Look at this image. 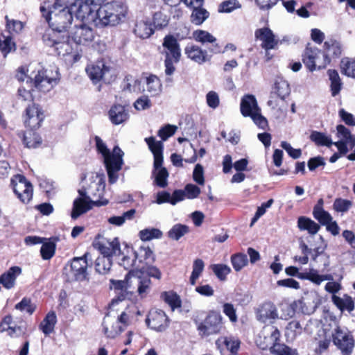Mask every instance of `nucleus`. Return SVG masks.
Masks as SVG:
<instances>
[{"label": "nucleus", "instance_id": "nucleus-1", "mask_svg": "<svg viewBox=\"0 0 355 355\" xmlns=\"http://www.w3.org/2000/svg\"><path fill=\"white\" fill-rule=\"evenodd\" d=\"M105 182L103 175L92 173L86 181V184L78 190L80 197L73 204L71 218L76 219L80 215L90 210L93 206L106 205L108 200L103 199Z\"/></svg>", "mask_w": 355, "mask_h": 355}, {"label": "nucleus", "instance_id": "nucleus-2", "mask_svg": "<svg viewBox=\"0 0 355 355\" xmlns=\"http://www.w3.org/2000/svg\"><path fill=\"white\" fill-rule=\"evenodd\" d=\"M336 130L337 137L340 138L336 142H333L331 136L318 131L311 132L310 139L317 146L329 148L334 145L340 154L345 155L355 146V135L343 125H338Z\"/></svg>", "mask_w": 355, "mask_h": 355}, {"label": "nucleus", "instance_id": "nucleus-3", "mask_svg": "<svg viewBox=\"0 0 355 355\" xmlns=\"http://www.w3.org/2000/svg\"><path fill=\"white\" fill-rule=\"evenodd\" d=\"M324 318L326 321L331 322L328 326L331 327V335L334 344L343 355H349L354 347V340L352 335L347 329L338 325V320L332 313L326 311Z\"/></svg>", "mask_w": 355, "mask_h": 355}, {"label": "nucleus", "instance_id": "nucleus-4", "mask_svg": "<svg viewBox=\"0 0 355 355\" xmlns=\"http://www.w3.org/2000/svg\"><path fill=\"white\" fill-rule=\"evenodd\" d=\"M40 11L51 27L62 32H65V29L73 21V10L70 9L58 8L53 6L50 7L49 4L44 3L40 7Z\"/></svg>", "mask_w": 355, "mask_h": 355}, {"label": "nucleus", "instance_id": "nucleus-5", "mask_svg": "<svg viewBox=\"0 0 355 355\" xmlns=\"http://www.w3.org/2000/svg\"><path fill=\"white\" fill-rule=\"evenodd\" d=\"M240 110L244 117H250L253 122L260 128L265 130L268 125L266 117L261 114L257 99L254 95H244L240 104Z\"/></svg>", "mask_w": 355, "mask_h": 355}, {"label": "nucleus", "instance_id": "nucleus-6", "mask_svg": "<svg viewBox=\"0 0 355 355\" xmlns=\"http://www.w3.org/2000/svg\"><path fill=\"white\" fill-rule=\"evenodd\" d=\"M162 46L164 50L162 53L165 55V73L167 76H171L175 70L174 64L178 63L180 59V44L173 35H167L164 38Z\"/></svg>", "mask_w": 355, "mask_h": 355}, {"label": "nucleus", "instance_id": "nucleus-7", "mask_svg": "<svg viewBox=\"0 0 355 355\" xmlns=\"http://www.w3.org/2000/svg\"><path fill=\"white\" fill-rule=\"evenodd\" d=\"M10 187L17 198L23 204H28L32 200L33 185L24 175H14L10 180Z\"/></svg>", "mask_w": 355, "mask_h": 355}, {"label": "nucleus", "instance_id": "nucleus-8", "mask_svg": "<svg viewBox=\"0 0 355 355\" xmlns=\"http://www.w3.org/2000/svg\"><path fill=\"white\" fill-rule=\"evenodd\" d=\"M314 329L317 331V336H315V338L318 340L319 351L322 352L326 350L330 344L331 327L328 325L322 326L317 320H310L304 327V331L311 334Z\"/></svg>", "mask_w": 355, "mask_h": 355}, {"label": "nucleus", "instance_id": "nucleus-9", "mask_svg": "<svg viewBox=\"0 0 355 355\" xmlns=\"http://www.w3.org/2000/svg\"><path fill=\"white\" fill-rule=\"evenodd\" d=\"M302 61L309 71H313L324 68L330 60L318 49L306 47L303 54Z\"/></svg>", "mask_w": 355, "mask_h": 355}, {"label": "nucleus", "instance_id": "nucleus-10", "mask_svg": "<svg viewBox=\"0 0 355 355\" xmlns=\"http://www.w3.org/2000/svg\"><path fill=\"white\" fill-rule=\"evenodd\" d=\"M280 331L273 325H266L263 327L256 338L257 345L261 349L270 350L279 341Z\"/></svg>", "mask_w": 355, "mask_h": 355}, {"label": "nucleus", "instance_id": "nucleus-11", "mask_svg": "<svg viewBox=\"0 0 355 355\" xmlns=\"http://www.w3.org/2000/svg\"><path fill=\"white\" fill-rule=\"evenodd\" d=\"M87 262L85 257H75L71 264L64 268V274L68 282L83 281L86 279Z\"/></svg>", "mask_w": 355, "mask_h": 355}, {"label": "nucleus", "instance_id": "nucleus-12", "mask_svg": "<svg viewBox=\"0 0 355 355\" xmlns=\"http://www.w3.org/2000/svg\"><path fill=\"white\" fill-rule=\"evenodd\" d=\"M72 42L69 34L65 33V38L59 40L54 50L59 55L69 57V62H76L80 59L82 51L75 45L73 46Z\"/></svg>", "mask_w": 355, "mask_h": 355}, {"label": "nucleus", "instance_id": "nucleus-13", "mask_svg": "<svg viewBox=\"0 0 355 355\" xmlns=\"http://www.w3.org/2000/svg\"><path fill=\"white\" fill-rule=\"evenodd\" d=\"M69 34L74 45L78 48H79L78 45H87L94 38V32L92 28L83 23L76 25Z\"/></svg>", "mask_w": 355, "mask_h": 355}, {"label": "nucleus", "instance_id": "nucleus-14", "mask_svg": "<svg viewBox=\"0 0 355 355\" xmlns=\"http://www.w3.org/2000/svg\"><path fill=\"white\" fill-rule=\"evenodd\" d=\"M76 8L73 11V14L77 19L80 21H93L96 18V5L94 3L93 1L90 0H78L76 3Z\"/></svg>", "mask_w": 355, "mask_h": 355}, {"label": "nucleus", "instance_id": "nucleus-15", "mask_svg": "<svg viewBox=\"0 0 355 355\" xmlns=\"http://www.w3.org/2000/svg\"><path fill=\"white\" fill-rule=\"evenodd\" d=\"M44 119V112L38 105L32 104L26 107L24 124L29 130H35L38 129L41 126Z\"/></svg>", "mask_w": 355, "mask_h": 355}, {"label": "nucleus", "instance_id": "nucleus-16", "mask_svg": "<svg viewBox=\"0 0 355 355\" xmlns=\"http://www.w3.org/2000/svg\"><path fill=\"white\" fill-rule=\"evenodd\" d=\"M52 71L48 70L39 71L35 76L34 84L36 88L43 92H47L52 89L58 83V73L55 71V76H50Z\"/></svg>", "mask_w": 355, "mask_h": 355}, {"label": "nucleus", "instance_id": "nucleus-17", "mask_svg": "<svg viewBox=\"0 0 355 355\" xmlns=\"http://www.w3.org/2000/svg\"><path fill=\"white\" fill-rule=\"evenodd\" d=\"M168 318L160 309H151L146 318L147 324L157 331H164L168 326Z\"/></svg>", "mask_w": 355, "mask_h": 355}, {"label": "nucleus", "instance_id": "nucleus-18", "mask_svg": "<svg viewBox=\"0 0 355 355\" xmlns=\"http://www.w3.org/2000/svg\"><path fill=\"white\" fill-rule=\"evenodd\" d=\"M221 315L216 312H212L207 317L205 322L198 326V330L205 335L218 333L222 328Z\"/></svg>", "mask_w": 355, "mask_h": 355}, {"label": "nucleus", "instance_id": "nucleus-19", "mask_svg": "<svg viewBox=\"0 0 355 355\" xmlns=\"http://www.w3.org/2000/svg\"><path fill=\"white\" fill-rule=\"evenodd\" d=\"M257 40L261 42V47L265 50H270L275 49L278 44V40L272 31L268 27H263L257 29L254 33Z\"/></svg>", "mask_w": 355, "mask_h": 355}, {"label": "nucleus", "instance_id": "nucleus-20", "mask_svg": "<svg viewBox=\"0 0 355 355\" xmlns=\"http://www.w3.org/2000/svg\"><path fill=\"white\" fill-rule=\"evenodd\" d=\"M137 260V270H144L148 265H152L155 260V254L148 246H141L137 251L133 252Z\"/></svg>", "mask_w": 355, "mask_h": 355}, {"label": "nucleus", "instance_id": "nucleus-21", "mask_svg": "<svg viewBox=\"0 0 355 355\" xmlns=\"http://www.w3.org/2000/svg\"><path fill=\"white\" fill-rule=\"evenodd\" d=\"M97 245L101 256L112 258L113 256H119L121 254L120 243L118 238L103 239L98 243Z\"/></svg>", "mask_w": 355, "mask_h": 355}, {"label": "nucleus", "instance_id": "nucleus-22", "mask_svg": "<svg viewBox=\"0 0 355 355\" xmlns=\"http://www.w3.org/2000/svg\"><path fill=\"white\" fill-rule=\"evenodd\" d=\"M112 9L108 6L107 3L101 6L96 12L95 25L98 27L117 25L115 20L112 19V17L111 12Z\"/></svg>", "mask_w": 355, "mask_h": 355}, {"label": "nucleus", "instance_id": "nucleus-23", "mask_svg": "<svg viewBox=\"0 0 355 355\" xmlns=\"http://www.w3.org/2000/svg\"><path fill=\"white\" fill-rule=\"evenodd\" d=\"M256 317L263 323L271 322L278 318L277 309L272 303L265 302L257 309Z\"/></svg>", "mask_w": 355, "mask_h": 355}, {"label": "nucleus", "instance_id": "nucleus-24", "mask_svg": "<svg viewBox=\"0 0 355 355\" xmlns=\"http://www.w3.org/2000/svg\"><path fill=\"white\" fill-rule=\"evenodd\" d=\"M109 182L114 183L118 179L117 172L121 168L123 164L122 157H103Z\"/></svg>", "mask_w": 355, "mask_h": 355}, {"label": "nucleus", "instance_id": "nucleus-25", "mask_svg": "<svg viewBox=\"0 0 355 355\" xmlns=\"http://www.w3.org/2000/svg\"><path fill=\"white\" fill-rule=\"evenodd\" d=\"M187 58L198 64H203L210 60L207 51L195 44H188L184 49Z\"/></svg>", "mask_w": 355, "mask_h": 355}, {"label": "nucleus", "instance_id": "nucleus-26", "mask_svg": "<svg viewBox=\"0 0 355 355\" xmlns=\"http://www.w3.org/2000/svg\"><path fill=\"white\" fill-rule=\"evenodd\" d=\"M154 174L155 176V183L161 188L167 186V178L168 173L166 168L162 167L163 157H154Z\"/></svg>", "mask_w": 355, "mask_h": 355}, {"label": "nucleus", "instance_id": "nucleus-27", "mask_svg": "<svg viewBox=\"0 0 355 355\" xmlns=\"http://www.w3.org/2000/svg\"><path fill=\"white\" fill-rule=\"evenodd\" d=\"M25 326L13 324L12 317L6 316L0 324V331H8L11 337H18L25 334Z\"/></svg>", "mask_w": 355, "mask_h": 355}, {"label": "nucleus", "instance_id": "nucleus-28", "mask_svg": "<svg viewBox=\"0 0 355 355\" xmlns=\"http://www.w3.org/2000/svg\"><path fill=\"white\" fill-rule=\"evenodd\" d=\"M109 70L110 68L105 66L102 61L98 62L96 64L88 65L86 68L87 75L94 83L100 81Z\"/></svg>", "mask_w": 355, "mask_h": 355}, {"label": "nucleus", "instance_id": "nucleus-29", "mask_svg": "<svg viewBox=\"0 0 355 355\" xmlns=\"http://www.w3.org/2000/svg\"><path fill=\"white\" fill-rule=\"evenodd\" d=\"M65 38V32L57 30L55 28L51 27L45 31L42 40L45 45L53 47L55 49L59 40L60 39L64 40Z\"/></svg>", "mask_w": 355, "mask_h": 355}, {"label": "nucleus", "instance_id": "nucleus-30", "mask_svg": "<svg viewBox=\"0 0 355 355\" xmlns=\"http://www.w3.org/2000/svg\"><path fill=\"white\" fill-rule=\"evenodd\" d=\"M21 273V268L12 266L0 276V283L6 289H10L15 286L16 278Z\"/></svg>", "mask_w": 355, "mask_h": 355}, {"label": "nucleus", "instance_id": "nucleus-31", "mask_svg": "<svg viewBox=\"0 0 355 355\" xmlns=\"http://www.w3.org/2000/svg\"><path fill=\"white\" fill-rule=\"evenodd\" d=\"M109 118L114 125H119L128 119V113L121 105H114L109 111Z\"/></svg>", "mask_w": 355, "mask_h": 355}, {"label": "nucleus", "instance_id": "nucleus-32", "mask_svg": "<svg viewBox=\"0 0 355 355\" xmlns=\"http://www.w3.org/2000/svg\"><path fill=\"white\" fill-rule=\"evenodd\" d=\"M135 34L139 38L146 39L154 33L152 24L146 20L137 21L134 28Z\"/></svg>", "mask_w": 355, "mask_h": 355}, {"label": "nucleus", "instance_id": "nucleus-33", "mask_svg": "<svg viewBox=\"0 0 355 355\" xmlns=\"http://www.w3.org/2000/svg\"><path fill=\"white\" fill-rule=\"evenodd\" d=\"M216 345L221 351L227 349L231 353L234 354L239 347L240 342L234 338L221 337L216 340Z\"/></svg>", "mask_w": 355, "mask_h": 355}, {"label": "nucleus", "instance_id": "nucleus-34", "mask_svg": "<svg viewBox=\"0 0 355 355\" xmlns=\"http://www.w3.org/2000/svg\"><path fill=\"white\" fill-rule=\"evenodd\" d=\"M143 84L146 85L145 91L152 96H157L162 92L161 81L156 76L151 75L146 78Z\"/></svg>", "mask_w": 355, "mask_h": 355}, {"label": "nucleus", "instance_id": "nucleus-35", "mask_svg": "<svg viewBox=\"0 0 355 355\" xmlns=\"http://www.w3.org/2000/svg\"><path fill=\"white\" fill-rule=\"evenodd\" d=\"M107 3L108 6L113 8L111 12L112 19L115 20L116 24H119L125 17L127 6L121 1H111Z\"/></svg>", "mask_w": 355, "mask_h": 355}, {"label": "nucleus", "instance_id": "nucleus-36", "mask_svg": "<svg viewBox=\"0 0 355 355\" xmlns=\"http://www.w3.org/2000/svg\"><path fill=\"white\" fill-rule=\"evenodd\" d=\"M324 46L327 53L325 55L327 58L329 56L338 58L342 54L343 46L340 41L329 39L324 42Z\"/></svg>", "mask_w": 355, "mask_h": 355}, {"label": "nucleus", "instance_id": "nucleus-37", "mask_svg": "<svg viewBox=\"0 0 355 355\" xmlns=\"http://www.w3.org/2000/svg\"><path fill=\"white\" fill-rule=\"evenodd\" d=\"M334 304L343 312L347 311L351 313L354 309V302L352 298L348 295H344L343 297L334 295L331 297Z\"/></svg>", "mask_w": 355, "mask_h": 355}, {"label": "nucleus", "instance_id": "nucleus-38", "mask_svg": "<svg viewBox=\"0 0 355 355\" xmlns=\"http://www.w3.org/2000/svg\"><path fill=\"white\" fill-rule=\"evenodd\" d=\"M133 286H135V289L139 295L144 297L150 291L151 281L149 277H136L132 275Z\"/></svg>", "mask_w": 355, "mask_h": 355}, {"label": "nucleus", "instance_id": "nucleus-39", "mask_svg": "<svg viewBox=\"0 0 355 355\" xmlns=\"http://www.w3.org/2000/svg\"><path fill=\"white\" fill-rule=\"evenodd\" d=\"M297 227L300 230H306L310 234H315L320 228L318 223L305 216L298 218Z\"/></svg>", "mask_w": 355, "mask_h": 355}, {"label": "nucleus", "instance_id": "nucleus-40", "mask_svg": "<svg viewBox=\"0 0 355 355\" xmlns=\"http://www.w3.org/2000/svg\"><path fill=\"white\" fill-rule=\"evenodd\" d=\"M110 282L112 284V286L114 287V289L120 290V291H127L132 290L130 292H132L135 289V286H133V281H132V272L130 271L124 280H114L111 279Z\"/></svg>", "mask_w": 355, "mask_h": 355}, {"label": "nucleus", "instance_id": "nucleus-41", "mask_svg": "<svg viewBox=\"0 0 355 355\" xmlns=\"http://www.w3.org/2000/svg\"><path fill=\"white\" fill-rule=\"evenodd\" d=\"M272 93L277 94L281 99H284L290 93L287 81L280 78H277L272 87Z\"/></svg>", "mask_w": 355, "mask_h": 355}, {"label": "nucleus", "instance_id": "nucleus-42", "mask_svg": "<svg viewBox=\"0 0 355 355\" xmlns=\"http://www.w3.org/2000/svg\"><path fill=\"white\" fill-rule=\"evenodd\" d=\"M191 21L196 25H201L209 16V12L202 7L195 6L191 8Z\"/></svg>", "mask_w": 355, "mask_h": 355}, {"label": "nucleus", "instance_id": "nucleus-43", "mask_svg": "<svg viewBox=\"0 0 355 355\" xmlns=\"http://www.w3.org/2000/svg\"><path fill=\"white\" fill-rule=\"evenodd\" d=\"M327 74L329 76V80L331 81V95L333 96H336L338 95L341 89L343 83L341 82L340 78L338 71L335 69H329L327 71Z\"/></svg>", "mask_w": 355, "mask_h": 355}, {"label": "nucleus", "instance_id": "nucleus-44", "mask_svg": "<svg viewBox=\"0 0 355 355\" xmlns=\"http://www.w3.org/2000/svg\"><path fill=\"white\" fill-rule=\"evenodd\" d=\"M112 266V259L106 256H100L96 260L95 268L97 272L101 275L107 274Z\"/></svg>", "mask_w": 355, "mask_h": 355}, {"label": "nucleus", "instance_id": "nucleus-45", "mask_svg": "<svg viewBox=\"0 0 355 355\" xmlns=\"http://www.w3.org/2000/svg\"><path fill=\"white\" fill-rule=\"evenodd\" d=\"M55 323L56 315L54 312H50L40 323V328L45 335H49L53 331Z\"/></svg>", "mask_w": 355, "mask_h": 355}, {"label": "nucleus", "instance_id": "nucleus-46", "mask_svg": "<svg viewBox=\"0 0 355 355\" xmlns=\"http://www.w3.org/2000/svg\"><path fill=\"white\" fill-rule=\"evenodd\" d=\"M5 19L6 30L10 35H18L22 31L24 27V24L22 21L17 19H10L7 15L5 17Z\"/></svg>", "mask_w": 355, "mask_h": 355}, {"label": "nucleus", "instance_id": "nucleus-47", "mask_svg": "<svg viewBox=\"0 0 355 355\" xmlns=\"http://www.w3.org/2000/svg\"><path fill=\"white\" fill-rule=\"evenodd\" d=\"M126 82L124 86V90H127L131 93L139 94L145 92V88L141 80L138 79H133L132 77L127 76L125 79Z\"/></svg>", "mask_w": 355, "mask_h": 355}, {"label": "nucleus", "instance_id": "nucleus-48", "mask_svg": "<svg viewBox=\"0 0 355 355\" xmlns=\"http://www.w3.org/2000/svg\"><path fill=\"white\" fill-rule=\"evenodd\" d=\"M24 144L28 148H36L41 143L40 137L34 130H27L24 135Z\"/></svg>", "mask_w": 355, "mask_h": 355}, {"label": "nucleus", "instance_id": "nucleus-49", "mask_svg": "<svg viewBox=\"0 0 355 355\" xmlns=\"http://www.w3.org/2000/svg\"><path fill=\"white\" fill-rule=\"evenodd\" d=\"M136 214V210L135 209H131L123 214L122 216H112L109 218L108 222L110 224L121 226L122 225L126 220H131L134 218L135 215Z\"/></svg>", "mask_w": 355, "mask_h": 355}, {"label": "nucleus", "instance_id": "nucleus-50", "mask_svg": "<svg viewBox=\"0 0 355 355\" xmlns=\"http://www.w3.org/2000/svg\"><path fill=\"white\" fill-rule=\"evenodd\" d=\"M193 37L196 42L202 44L206 43L213 44L216 41V38L214 35L204 30H196L193 31Z\"/></svg>", "mask_w": 355, "mask_h": 355}, {"label": "nucleus", "instance_id": "nucleus-51", "mask_svg": "<svg viewBox=\"0 0 355 355\" xmlns=\"http://www.w3.org/2000/svg\"><path fill=\"white\" fill-rule=\"evenodd\" d=\"M16 49L15 43L11 36L0 35V51L6 56L12 51Z\"/></svg>", "mask_w": 355, "mask_h": 355}, {"label": "nucleus", "instance_id": "nucleus-52", "mask_svg": "<svg viewBox=\"0 0 355 355\" xmlns=\"http://www.w3.org/2000/svg\"><path fill=\"white\" fill-rule=\"evenodd\" d=\"M341 73L348 77L355 78V61L344 58L340 62Z\"/></svg>", "mask_w": 355, "mask_h": 355}, {"label": "nucleus", "instance_id": "nucleus-53", "mask_svg": "<svg viewBox=\"0 0 355 355\" xmlns=\"http://www.w3.org/2000/svg\"><path fill=\"white\" fill-rule=\"evenodd\" d=\"M189 228L186 225L176 224L168 232V236L173 240L178 241L189 232Z\"/></svg>", "mask_w": 355, "mask_h": 355}, {"label": "nucleus", "instance_id": "nucleus-54", "mask_svg": "<svg viewBox=\"0 0 355 355\" xmlns=\"http://www.w3.org/2000/svg\"><path fill=\"white\" fill-rule=\"evenodd\" d=\"M231 263L234 269L238 272L242 270L248 263V257L243 253H237L232 255Z\"/></svg>", "mask_w": 355, "mask_h": 355}, {"label": "nucleus", "instance_id": "nucleus-55", "mask_svg": "<svg viewBox=\"0 0 355 355\" xmlns=\"http://www.w3.org/2000/svg\"><path fill=\"white\" fill-rule=\"evenodd\" d=\"M145 141L153 155H162L164 148L162 141H157L154 137L146 138Z\"/></svg>", "mask_w": 355, "mask_h": 355}, {"label": "nucleus", "instance_id": "nucleus-56", "mask_svg": "<svg viewBox=\"0 0 355 355\" xmlns=\"http://www.w3.org/2000/svg\"><path fill=\"white\" fill-rule=\"evenodd\" d=\"M205 268L204 261L200 259H196L193 263V270L190 277V284L195 285Z\"/></svg>", "mask_w": 355, "mask_h": 355}, {"label": "nucleus", "instance_id": "nucleus-57", "mask_svg": "<svg viewBox=\"0 0 355 355\" xmlns=\"http://www.w3.org/2000/svg\"><path fill=\"white\" fill-rule=\"evenodd\" d=\"M313 215L314 218L322 225H327L329 222H331L333 220L332 216L329 212L325 211L324 209H320L319 207H314Z\"/></svg>", "mask_w": 355, "mask_h": 355}, {"label": "nucleus", "instance_id": "nucleus-58", "mask_svg": "<svg viewBox=\"0 0 355 355\" xmlns=\"http://www.w3.org/2000/svg\"><path fill=\"white\" fill-rule=\"evenodd\" d=\"M139 236L141 240L146 241L153 239H160L162 236V232L157 228H147L141 230L139 233Z\"/></svg>", "mask_w": 355, "mask_h": 355}, {"label": "nucleus", "instance_id": "nucleus-59", "mask_svg": "<svg viewBox=\"0 0 355 355\" xmlns=\"http://www.w3.org/2000/svg\"><path fill=\"white\" fill-rule=\"evenodd\" d=\"M211 268L216 276L221 281L226 279V276L230 273L231 268L225 264H213Z\"/></svg>", "mask_w": 355, "mask_h": 355}, {"label": "nucleus", "instance_id": "nucleus-60", "mask_svg": "<svg viewBox=\"0 0 355 355\" xmlns=\"http://www.w3.org/2000/svg\"><path fill=\"white\" fill-rule=\"evenodd\" d=\"M300 279H308L316 285H320L322 282V275H320L318 270L311 269L309 272L300 273L298 275Z\"/></svg>", "mask_w": 355, "mask_h": 355}, {"label": "nucleus", "instance_id": "nucleus-61", "mask_svg": "<svg viewBox=\"0 0 355 355\" xmlns=\"http://www.w3.org/2000/svg\"><path fill=\"white\" fill-rule=\"evenodd\" d=\"M270 352L275 355H297L296 351L279 342L272 347Z\"/></svg>", "mask_w": 355, "mask_h": 355}, {"label": "nucleus", "instance_id": "nucleus-62", "mask_svg": "<svg viewBox=\"0 0 355 355\" xmlns=\"http://www.w3.org/2000/svg\"><path fill=\"white\" fill-rule=\"evenodd\" d=\"M55 244L53 242L49 241L42 244L40 253L42 258L45 260L50 259L55 253Z\"/></svg>", "mask_w": 355, "mask_h": 355}, {"label": "nucleus", "instance_id": "nucleus-63", "mask_svg": "<svg viewBox=\"0 0 355 355\" xmlns=\"http://www.w3.org/2000/svg\"><path fill=\"white\" fill-rule=\"evenodd\" d=\"M241 3L236 0H227L222 2L218 8L220 12H231L235 9L240 8Z\"/></svg>", "mask_w": 355, "mask_h": 355}, {"label": "nucleus", "instance_id": "nucleus-64", "mask_svg": "<svg viewBox=\"0 0 355 355\" xmlns=\"http://www.w3.org/2000/svg\"><path fill=\"white\" fill-rule=\"evenodd\" d=\"M177 130L178 127L176 125L167 124L158 130L157 135L162 141H166L173 136Z\"/></svg>", "mask_w": 355, "mask_h": 355}]
</instances>
